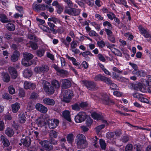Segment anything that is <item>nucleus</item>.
Returning <instances> with one entry per match:
<instances>
[{
	"instance_id": "obj_1",
	"label": "nucleus",
	"mask_w": 151,
	"mask_h": 151,
	"mask_svg": "<svg viewBox=\"0 0 151 151\" xmlns=\"http://www.w3.org/2000/svg\"><path fill=\"white\" fill-rule=\"evenodd\" d=\"M76 138L77 140V147L78 149H83L87 147L88 143L83 135L78 134L77 135Z\"/></svg>"
},
{
	"instance_id": "obj_2",
	"label": "nucleus",
	"mask_w": 151,
	"mask_h": 151,
	"mask_svg": "<svg viewBox=\"0 0 151 151\" xmlns=\"http://www.w3.org/2000/svg\"><path fill=\"white\" fill-rule=\"evenodd\" d=\"M80 10L71 7H66L65 10V12L70 15L73 16L78 15L80 14Z\"/></svg>"
},
{
	"instance_id": "obj_3",
	"label": "nucleus",
	"mask_w": 151,
	"mask_h": 151,
	"mask_svg": "<svg viewBox=\"0 0 151 151\" xmlns=\"http://www.w3.org/2000/svg\"><path fill=\"white\" fill-rule=\"evenodd\" d=\"M73 96L72 91L68 90H65L64 93L63 101L66 103L69 102Z\"/></svg>"
},
{
	"instance_id": "obj_4",
	"label": "nucleus",
	"mask_w": 151,
	"mask_h": 151,
	"mask_svg": "<svg viewBox=\"0 0 151 151\" xmlns=\"http://www.w3.org/2000/svg\"><path fill=\"white\" fill-rule=\"evenodd\" d=\"M87 115L84 112H79L75 117V120L77 123L81 122L84 121L87 117Z\"/></svg>"
},
{
	"instance_id": "obj_5",
	"label": "nucleus",
	"mask_w": 151,
	"mask_h": 151,
	"mask_svg": "<svg viewBox=\"0 0 151 151\" xmlns=\"http://www.w3.org/2000/svg\"><path fill=\"white\" fill-rule=\"evenodd\" d=\"M40 144L47 150L50 151L53 149L52 145L50 144L49 141H41L40 142Z\"/></svg>"
},
{
	"instance_id": "obj_6",
	"label": "nucleus",
	"mask_w": 151,
	"mask_h": 151,
	"mask_svg": "<svg viewBox=\"0 0 151 151\" xmlns=\"http://www.w3.org/2000/svg\"><path fill=\"white\" fill-rule=\"evenodd\" d=\"M48 7V6L47 5L45 6L44 4L41 5L35 3H34L32 5L33 9L37 12H40L41 10H45V8H47Z\"/></svg>"
},
{
	"instance_id": "obj_7",
	"label": "nucleus",
	"mask_w": 151,
	"mask_h": 151,
	"mask_svg": "<svg viewBox=\"0 0 151 151\" xmlns=\"http://www.w3.org/2000/svg\"><path fill=\"white\" fill-rule=\"evenodd\" d=\"M48 122L49 127L50 129H54L58 125L59 121L56 119H49Z\"/></svg>"
},
{
	"instance_id": "obj_8",
	"label": "nucleus",
	"mask_w": 151,
	"mask_h": 151,
	"mask_svg": "<svg viewBox=\"0 0 151 151\" xmlns=\"http://www.w3.org/2000/svg\"><path fill=\"white\" fill-rule=\"evenodd\" d=\"M8 70L12 78L15 79L17 77V72L15 68L10 66L8 68Z\"/></svg>"
},
{
	"instance_id": "obj_9",
	"label": "nucleus",
	"mask_w": 151,
	"mask_h": 151,
	"mask_svg": "<svg viewBox=\"0 0 151 151\" xmlns=\"http://www.w3.org/2000/svg\"><path fill=\"white\" fill-rule=\"evenodd\" d=\"M36 109L42 113H45L47 111V108L41 104L38 103L35 106Z\"/></svg>"
},
{
	"instance_id": "obj_10",
	"label": "nucleus",
	"mask_w": 151,
	"mask_h": 151,
	"mask_svg": "<svg viewBox=\"0 0 151 151\" xmlns=\"http://www.w3.org/2000/svg\"><path fill=\"white\" fill-rule=\"evenodd\" d=\"M49 70V67L47 65H45L35 68V71L37 73L40 72L45 73L47 72Z\"/></svg>"
},
{
	"instance_id": "obj_11",
	"label": "nucleus",
	"mask_w": 151,
	"mask_h": 151,
	"mask_svg": "<svg viewBox=\"0 0 151 151\" xmlns=\"http://www.w3.org/2000/svg\"><path fill=\"white\" fill-rule=\"evenodd\" d=\"M138 29L141 33L145 37H151V36L148 30L145 29L141 25L139 26Z\"/></svg>"
},
{
	"instance_id": "obj_12",
	"label": "nucleus",
	"mask_w": 151,
	"mask_h": 151,
	"mask_svg": "<svg viewBox=\"0 0 151 151\" xmlns=\"http://www.w3.org/2000/svg\"><path fill=\"white\" fill-rule=\"evenodd\" d=\"M132 86L133 88L135 90H139L142 92H144L145 91V90L143 87L142 84L140 83L133 84Z\"/></svg>"
},
{
	"instance_id": "obj_13",
	"label": "nucleus",
	"mask_w": 151,
	"mask_h": 151,
	"mask_svg": "<svg viewBox=\"0 0 151 151\" xmlns=\"http://www.w3.org/2000/svg\"><path fill=\"white\" fill-rule=\"evenodd\" d=\"M85 86L89 90H93L95 88L96 85L95 83L93 81H86L84 83Z\"/></svg>"
},
{
	"instance_id": "obj_14",
	"label": "nucleus",
	"mask_w": 151,
	"mask_h": 151,
	"mask_svg": "<svg viewBox=\"0 0 151 151\" xmlns=\"http://www.w3.org/2000/svg\"><path fill=\"white\" fill-rule=\"evenodd\" d=\"M60 81L62 83V87L63 88H67L71 86V82L68 79L62 80Z\"/></svg>"
},
{
	"instance_id": "obj_15",
	"label": "nucleus",
	"mask_w": 151,
	"mask_h": 151,
	"mask_svg": "<svg viewBox=\"0 0 151 151\" xmlns=\"http://www.w3.org/2000/svg\"><path fill=\"white\" fill-rule=\"evenodd\" d=\"M21 141L23 145L27 147H29L30 145L31 140L30 137H29L27 136L25 138L22 139Z\"/></svg>"
},
{
	"instance_id": "obj_16",
	"label": "nucleus",
	"mask_w": 151,
	"mask_h": 151,
	"mask_svg": "<svg viewBox=\"0 0 151 151\" xmlns=\"http://www.w3.org/2000/svg\"><path fill=\"white\" fill-rule=\"evenodd\" d=\"M19 56V52L17 50H15L12 55L11 59L12 62H15L18 60Z\"/></svg>"
},
{
	"instance_id": "obj_17",
	"label": "nucleus",
	"mask_w": 151,
	"mask_h": 151,
	"mask_svg": "<svg viewBox=\"0 0 151 151\" xmlns=\"http://www.w3.org/2000/svg\"><path fill=\"white\" fill-rule=\"evenodd\" d=\"M24 88L26 89L33 90L35 88V86L34 84L27 81L24 82Z\"/></svg>"
},
{
	"instance_id": "obj_18",
	"label": "nucleus",
	"mask_w": 151,
	"mask_h": 151,
	"mask_svg": "<svg viewBox=\"0 0 151 151\" xmlns=\"http://www.w3.org/2000/svg\"><path fill=\"white\" fill-rule=\"evenodd\" d=\"M42 102L45 104L50 106H54L55 104V101L53 99L50 98L43 99Z\"/></svg>"
},
{
	"instance_id": "obj_19",
	"label": "nucleus",
	"mask_w": 151,
	"mask_h": 151,
	"mask_svg": "<svg viewBox=\"0 0 151 151\" xmlns=\"http://www.w3.org/2000/svg\"><path fill=\"white\" fill-rule=\"evenodd\" d=\"M102 102L105 104L108 105L111 101L109 99V97L106 94H103L101 98Z\"/></svg>"
},
{
	"instance_id": "obj_20",
	"label": "nucleus",
	"mask_w": 151,
	"mask_h": 151,
	"mask_svg": "<svg viewBox=\"0 0 151 151\" xmlns=\"http://www.w3.org/2000/svg\"><path fill=\"white\" fill-rule=\"evenodd\" d=\"M1 138L4 147H7L10 145V143L9 140L4 136L1 135Z\"/></svg>"
},
{
	"instance_id": "obj_21",
	"label": "nucleus",
	"mask_w": 151,
	"mask_h": 151,
	"mask_svg": "<svg viewBox=\"0 0 151 151\" xmlns=\"http://www.w3.org/2000/svg\"><path fill=\"white\" fill-rule=\"evenodd\" d=\"M20 104L17 102H16L12 105V109L13 112L14 113H16L20 108Z\"/></svg>"
},
{
	"instance_id": "obj_22",
	"label": "nucleus",
	"mask_w": 151,
	"mask_h": 151,
	"mask_svg": "<svg viewBox=\"0 0 151 151\" xmlns=\"http://www.w3.org/2000/svg\"><path fill=\"white\" fill-rule=\"evenodd\" d=\"M0 21L3 23H6L10 22V20L8 19L7 16L4 14H1Z\"/></svg>"
},
{
	"instance_id": "obj_23",
	"label": "nucleus",
	"mask_w": 151,
	"mask_h": 151,
	"mask_svg": "<svg viewBox=\"0 0 151 151\" xmlns=\"http://www.w3.org/2000/svg\"><path fill=\"white\" fill-rule=\"evenodd\" d=\"M66 56L68 59L72 60L73 65L78 66L79 68H80L81 65L79 63H76V59L73 57H70L68 54Z\"/></svg>"
},
{
	"instance_id": "obj_24",
	"label": "nucleus",
	"mask_w": 151,
	"mask_h": 151,
	"mask_svg": "<svg viewBox=\"0 0 151 151\" xmlns=\"http://www.w3.org/2000/svg\"><path fill=\"white\" fill-rule=\"evenodd\" d=\"M24 76L25 78L30 77L32 75V72L31 70L28 69L25 70L23 72Z\"/></svg>"
},
{
	"instance_id": "obj_25",
	"label": "nucleus",
	"mask_w": 151,
	"mask_h": 151,
	"mask_svg": "<svg viewBox=\"0 0 151 151\" xmlns=\"http://www.w3.org/2000/svg\"><path fill=\"white\" fill-rule=\"evenodd\" d=\"M23 55L24 56L23 59L29 60L32 59L34 57L32 54L27 52L23 53Z\"/></svg>"
},
{
	"instance_id": "obj_26",
	"label": "nucleus",
	"mask_w": 151,
	"mask_h": 151,
	"mask_svg": "<svg viewBox=\"0 0 151 151\" xmlns=\"http://www.w3.org/2000/svg\"><path fill=\"white\" fill-rule=\"evenodd\" d=\"M75 137L72 133L68 134L67 137V140L68 143L72 144L74 141Z\"/></svg>"
},
{
	"instance_id": "obj_27",
	"label": "nucleus",
	"mask_w": 151,
	"mask_h": 151,
	"mask_svg": "<svg viewBox=\"0 0 151 151\" xmlns=\"http://www.w3.org/2000/svg\"><path fill=\"white\" fill-rule=\"evenodd\" d=\"M70 113L68 111H65L63 112V117L68 121H71L70 117Z\"/></svg>"
},
{
	"instance_id": "obj_28",
	"label": "nucleus",
	"mask_w": 151,
	"mask_h": 151,
	"mask_svg": "<svg viewBox=\"0 0 151 151\" xmlns=\"http://www.w3.org/2000/svg\"><path fill=\"white\" fill-rule=\"evenodd\" d=\"M19 120L21 123H23L25 122L26 118L24 113H21L19 115Z\"/></svg>"
},
{
	"instance_id": "obj_29",
	"label": "nucleus",
	"mask_w": 151,
	"mask_h": 151,
	"mask_svg": "<svg viewBox=\"0 0 151 151\" xmlns=\"http://www.w3.org/2000/svg\"><path fill=\"white\" fill-rule=\"evenodd\" d=\"M91 116L93 118L97 120L102 119V118L101 115L96 112H93L92 113Z\"/></svg>"
},
{
	"instance_id": "obj_30",
	"label": "nucleus",
	"mask_w": 151,
	"mask_h": 151,
	"mask_svg": "<svg viewBox=\"0 0 151 151\" xmlns=\"http://www.w3.org/2000/svg\"><path fill=\"white\" fill-rule=\"evenodd\" d=\"M38 40H34V41H29V43L30 46L34 50H36L38 48L37 43V42Z\"/></svg>"
},
{
	"instance_id": "obj_31",
	"label": "nucleus",
	"mask_w": 151,
	"mask_h": 151,
	"mask_svg": "<svg viewBox=\"0 0 151 151\" xmlns=\"http://www.w3.org/2000/svg\"><path fill=\"white\" fill-rule=\"evenodd\" d=\"M2 75L3 76L2 79L4 82L7 83L10 81V78L7 73H3L2 74Z\"/></svg>"
},
{
	"instance_id": "obj_32",
	"label": "nucleus",
	"mask_w": 151,
	"mask_h": 151,
	"mask_svg": "<svg viewBox=\"0 0 151 151\" xmlns=\"http://www.w3.org/2000/svg\"><path fill=\"white\" fill-rule=\"evenodd\" d=\"M5 133L8 137H10L13 135L14 132L12 129L8 128L5 130Z\"/></svg>"
},
{
	"instance_id": "obj_33",
	"label": "nucleus",
	"mask_w": 151,
	"mask_h": 151,
	"mask_svg": "<svg viewBox=\"0 0 151 151\" xmlns=\"http://www.w3.org/2000/svg\"><path fill=\"white\" fill-rule=\"evenodd\" d=\"M22 65L25 66H29L32 63L31 61L24 59L22 60Z\"/></svg>"
},
{
	"instance_id": "obj_34",
	"label": "nucleus",
	"mask_w": 151,
	"mask_h": 151,
	"mask_svg": "<svg viewBox=\"0 0 151 151\" xmlns=\"http://www.w3.org/2000/svg\"><path fill=\"white\" fill-rule=\"evenodd\" d=\"M104 76L101 74H99L95 76L94 78V79L95 81H103L104 80Z\"/></svg>"
},
{
	"instance_id": "obj_35",
	"label": "nucleus",
	"mask_w": 151,
	"mask_h": 151,
	"mask_svg": "<svg viewBox=\"0 0 151 151\" xmlns=\"http://www.w3.org/2000/svg\"><path fill=\"white\" fill-rule=\"evenodd\" d=\"M51 84L55 88H58L60 86V83L58 81L56 80H53L51 81Z\"/></svg>"
},
{
	"instance_id": "obj_36",
	"label": "nucleus",
	"mask_w": 151,
	"mask_h": 151,
	"mask_svg": "<svg viewBox=\"0 0 151 151\" xmlns=\"http://www.w3.org/2000/svg\"><path fill=\"white\" fill-rule=\"evenodd\" d=\"M49 138H56L58 136V133L55 131H50L49 132Z\"/></svg>"
},
{
	"instance_id": "obj_37",
	"label": "nucleus",
	"mask_w": 151,
	"mask_h": 151,
	"mask_svg": "<svg viewBox=\"0 0 151 151\" xmlns=\"http://www.w3.org/2000/svg\"><path fill=\"white\" fill-rule=\"evenodd\" d=\"M129 139V136L128 135H126L122 137L120 140L123 143H127Z\"/></svg>"
},
{
	"instance_id": "obj_38",
	"label": "nucleus",
	"mask_w": 151,
	"mask_h": 151,
	"mask_svg": "<svg viewBox=\"0 0 151 151\" xmlns=\"http://www.w3.org/2000/svg\"><path fill=\"white\" fill-rule=\"evenodd\" d=\"M6 28L10 31H13L15 29L14 25L12 23L7 24L6 25Z\"/></svg>"
},
{
	"instance_id": "obj_39",
	"label": "nucleus",
	"mask_w": 151,
	"mask_h": 151,
	"mask_svg": "<svg viewBox=\"0 0 151 151\" xmlns=\"http://www.w3.org/2000/svg\"><path fill=\"white\" fill-rule=\"evenodd\" d=\"M43 86L45 91H48V88L50 86V83L46 81H44L43 82Z\"/></svg>"
},
{
	"instance_id": "obj_40",
	"label": "nucleus",
	"mask_w": 151,
	"mask_h": 151,
	"mask_svg": "<svg viewBox=\"0 0 151 151\" xmlns=\"http://www.w3.org/2000/svg\"><path fill=\"white\" fill-rule=\"evenodd\" d=\"M45 50L43 49H39L37 50L36 54L39 57H41L43 56L45 53Z\"/></svg>"
},
{
	"instance_id": "obj_41",
	"label": "nucleus",
	"mask_w": 151,
	"mask_h": 151,
	"mask_svg": "<svg viewBox=\"0 0 151 151\" xmlns=\"http://www.w3.org/2000/svg\"><path fill=\"white\" fill-rule=\"evenodd\" d=\"M37 123L40 127L44 126L45 125V121L44 119L43 118L38 119Z\"/></svg>"
},
{
	"instance_id": "obj_42",
	"label": "nucleus",
	"mask_w": 151,
	"mask_h": 151,
	"mask_svg": "<svg viewBox=\"0 0 151 151\" xmlns=\"http://www.w3.org/2000/svg\"><path fill=\"white\" fill-rule=\"evenodd\" d=\"M99 142L101 148L103 150H105L106 147V144L105 141L102 139H100Z\"/></svg>"
},
{
	"instance_id": "obj_43",
	"label": "nucleus",
	"mask_w": 151,
	"mask_h": 151,
	"mask_svg": "<svg viewBox=\"0 0 151 151\" xmlns=\"http://www.w3.org/2000/svg\"><path fill=\"white\" fill-rule=\"evenodd\" d=\"M38 95L37 93L35 92L32 93L30 96L29 99L33 100H36L38 98Z\"/></svg>"
},
{
	"instance_id": "obj_44",
	"label": "nucleus",
	"mask_w": 151,
	"mask_h": 151,
	"mask_svg": "<svg viewBox=\"0 0 151 151\" xmlns=\"http://www.w3.org/2000/svg\"><path fill=\"white\" fill-rule=\"evenodd\" d=\"M71 41V38H66V40L65 38H62V40L63 43L67 46L69 45V42Z\"/></svg>"
},
{
	"instance_id": "obj_45",
	"label": "nucleus",
	"mask_w": 151,
	"mask_h": 151,
	"mask_svg": "<svg viewBox=\"0 0 151 151\" xmlns=\"http://www.w3.org/2000/svg\"><path fill=\"white\" fill-rule=\"evenodd\" d=\"M103 25L105 27H107L108 29H112V28L111 24L107 21L103 23Z\"/></svg>"
},
{
	"instance_id": "obj_46",
	"label": "nucleus",
	"mask_w": 151,
	"mask_h": 151,
	"mask_svg": "<svg viewBox=\"0 0 151 151\" xmlns=\"http://www.w3.org/2000/svg\"><path fill=\"white\" fill-rule=\"evenodd\" d=\"M118 4H121L125 6L126 8L128 7V6L126 5V2L125 0H114Z\"/></svg>"
},
{
	"instance_id": "obj_47",
	"label": "nucleus",
	"mask_w": 151,
	"mask_h": 151,
	"mask_svg": "<svg viewBox=\"0 0 151 151\" xmlns=\"http://www.w3.org/2000/svg\"><path fill=\"white\" fill-rule=\"evenodd\" d=\"M48 25L50 27V29L54 32V33H56V31L54 29V27H55V25L53 23L50 22H48Z\"/></svg>"
},
{
	"instance_id": "obj_48",
	"label": "nucleus",
	"mask_w": 151,
	"mask_h": 151,
	"mask_svg": "<svg viewBox=\"0 0 151 151\" xmlns=\"http://www.w3.org/2000/svg\"><path fill=\"white\" fill-rule=\"evenodd\" d=\"M71 107L72 109L75 110L79 111L80 109L79 105L77 103L72 105Z\"/></svg>"
},
{
	"instance_id": "obj_49",
	"label": "nucleus",
	"mask_w": 151,
	"mask_h": 151,
	"mask_svg": "<svg viewBox=\"0 0 151 151\" xmlns=\"http://www.w3.org/2000/svg\"><path fill=\"white\" fill-rule=\"evenodd\" d=\"M48 91H45L46 92H47L48 94H52L54 92V88L52 86L49 87L48 88Z\"/></svg>"
},
{
	"instance_id": "obj_50",
	"label": "nucleus",
	"mask_w": 151,
	"mask_h": 151,
	"mask_svg": "<svg viewBox=\"0 0 151 151\" xmlns=\"http://www.w3.org/2000/svg\"><path fill=\"white\" fill-rule=\"evenodd\" d=\"M133 149V145L132 144H127L125 149V151H132Z\"/></svg>"
},
{
	"instance_id": "obj_51",
	"label": "nucleus",
	"mask_w": 151,
	"mask_h": 151,
	"mask_svg": "<svg viewBox=\"0 0 151 151\" xmlns=\"http://www.w3.org/2000/svg\"><path fill=\"white\" fill-rule=\"evenodd\" d=\"M114 132H109L107 133L106 136V137L109 139H111V138L114 137Z\"/></svg>"
},
{
	"instance_id": "obj_52",
	"label": "nucleus",
	"mask_w": 151,
	"mask_h": 151,
	"mask_svg": "<svg viewBox=\"0 0 151 151\" xmlns=\"http://www.w3.org/2000/svg\"><path fill=\"white\" fill-rule=\"evenodd\" d=\"M98 138L96 136H95L94 138L93 139V145L96 147H99V145L97 144L98 143Z\"/></svg>"
},
{
	"instance_id": "obj_53",
	"label": "nucleus",
	"mask_w": 151,
	"mask_h": 151,
	"mask_svg": "<svg viewBox=\"0 0 151 151\" xmlns=\"http://www.w3.org/2000/svg\"><path fill=\"white\" fill-rule=\"evenodd\" d=\"M2 97L4 99L7 100H10L12 99V97L7 93H5L2 95Z\"/></svg>"
},
{
	"instance_id": "obj_54",
	"label": "nucleus",
	"mask_w": 151,
	"mask_h": 151,
	"mask_svg": "<svg viewBox=\"0 0 151 151\" xmlns=\"http://www.w3.org/2000/svg\"><path fill=\"white\" fill-rule=\"evenodd\" d=\"M111 29H108L107 28H105V31L106 32L107 35L109 37H111L113 35V33L111 30Z\"/></svg>"
},
{
	"instance_id": "obj_55",
	"label": "nucleus",
	"mask_w": 151,
	"mask_h": 151,
	"mask_svg": "<svg viewBox=\"0 0 151 151\" xmlns=\"http://www.w3.org/2000/svg\"><path fill=\"white\" fill-rule=\"evenodd\" d=\"M112 52L114 55L118 56H122V53L120 52V51L117 49H115L114 51H113Z\"/></svg>"
},
{
	"instance_id": "obj_56",
	"label": "nucleus",
	"mask_w": 151,
	"mask_h": 151,
	"mask_svg": "<svg viewBox=\"0 0 151 151\" xmlns=\"http://www.w3.org/2000/svg\"><path fill=\"white\" fill-rule=\"evenodd\" d=\"M8 89L9 92L10 94H13L15 92V90L14 88H13L12 86H9V87Z\"/></svg>"
},
{
	"instance_id": "obj_57",
	"label": "nucleus",
	"mask_w": 151,
	"mask_h": 151,
	"mask_svg": "<svg viewBox=\"0 0 151 151\" xmlns=\"http://www.w3.org/2000/svg\"><path fill=\"white\" fill-rule=\"evenodd\" d=\"M108 17L111 20H112L113 19L114 17L116 16L115 14L112 12H110L107 14Z\"/></svg>"
},
{
	"instance_id": "obj_58",
	"label": "nucleus",
	"mask_w": 151,
	"mask_h": 151,
	"mask_svg": "<svg viewBox=\"0 0 151 151\" xmlns=\"http://www.w3.org/2000/svg\"><path fill=\"white\" fill-rule=\"evenodd\" d=\"M103 82L106 83L107 84H110L112 82V81L110 79L105 76L104 78V80L103 81Z\"/></svg>"
},
{
	"instance_id": "obj_59",
	"label": "nucleus",
	"mask_w": 151,
	"mask_h": 151,
	"mask_svg": "<svg viewBox=\"0 0 151 151\" xmlns=\"http://www.w3.org/2000/svg\"><path fill=\"white\" fill-rule=\"evenodd\" d=\"M78 42L77 41H73L71 43V48L72 49L75 48L77 46Z\"/></svg>"
},
{
	"instance_id": "obj_60",
	"label": "nucleus",
	"mask_w": 151,
	"mask_h": 151,
	"mask_svg": "<svg viewBox=\"0 0 151 151\" xmlns=\"http://www.w3.org/2000/svg\"><path fill=\"white\" fill-rule=\"evenodd\" d=\"M19 96L21 97H22L25 96V92L23 89H19Z\"/></svg>"
},
{
	"instance_id": "obj_61",
	"label": "nucleus",
	"mask_w": 151,
	"mask_h": 151,
	"mask_svg": "<svg viewBox=\"0 0 151 151\" xmlns=\"http://www.w3.org/2000/svg\"><path fill=\"white\" fill-rule=\"evenodd\" d=\"M89 35L91 37H97L98 34L94 31H90L89 32Z\"/></svg>"
},
{
	"instance_id": "obj_62",
	"label": "nucleus",
	"mask_w": 151,
	"mask_h": 151,
	"mask_svg": "<svg viewBox=\"0 0 151 151\" xmlns=\"http://www.w3.org/2000/svg\"><path fill=\"white\" fill-rule=\"evenodd\" d=\"M105 126V125L103 124L98 126L95 128L96 131L97 132H99L101 129L104 127Z\"/></svg>"
},
{
	"instance_id": "obj_63",
	"label": "nucleus",
	"mask_w": 151,
	"mask_h": 151,
	"mask_svg": "<svg viewBox=\"0 0 151 151\" xmlns=\"http://www.w3.org/2000/svg\"><path fill=\"white\" fill-rule=\"evenodd\" d=\"M66 3L68 8L72 7L73 6V4L72 2L70 0H63Z\"/></svg>"
},
{
	"instance_id": "obj_64",
	"label": "nucleus",
	"mask_w": 151,
	"mask_h": 151,
	"mask_svg": "<svg viewBox=\"0 0 151 151\" xmlns=\"http://www.w3.org/2000/svg\"><path fill=\"white\" fill-rule=\"evenodd\" d=\"M97 44L98 46L100 47H103L105 45V43L102 40L100 41H98Z\"/></svg>"
}]
</instances>
